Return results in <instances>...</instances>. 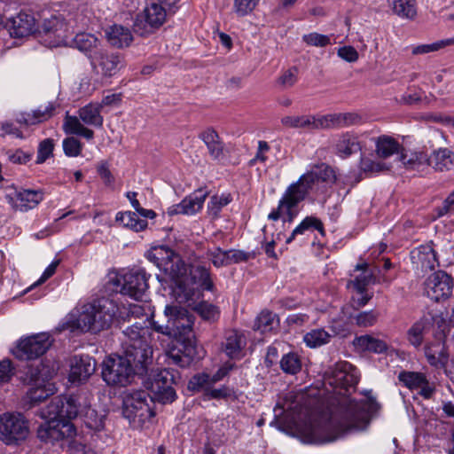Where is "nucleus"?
I'll use <instances>...</instances> for the list:
<instances>
[{
    "mask_svg": "<svg viewBox=\"0 0 454 454\" xmlns=\"http://www.w3.org/2000/svg\"><path fill=\"white\" fill-rule=\"evenodd\" d=\"M96 361L89 355H74L69 361L68 380L73 384L86 382L96 371Z\"/></svg>",
    "mask_w": 454,
    "mask_h": 454,
    "instance_id": "18",
    "label": "nucleus"
},
{
    "mask_svg": "<svg viewBox=\"0 0 454 454\" xmlns=\"http://www.w3.org/2000/svg\"><path fill=\"white\" fill-rule=\"evenodd\" d=\"M118 310V305L113 300L98 299L83 307L77 325L82 331L98 333L111 326Z\"/></svg>",
    "mask_w": 454,
    "mask_h": 454,
    "instance_id": "4",
    "label": "nucleus"
},
{
    "mask_svg": "<svg viewBox=\"0 0 454 454\" xmlns=\"http://www.w3.org/2000/svg\"><path fill=\"white\" fill-rule=\"evenodd\" d=\"M83 423L89 429L101 431L105 427V416L89 407L83 414Z\"/></svg>",
    "mask_w": 454,
    "mask_h": 454,
    "instance_id": "46",
    "label": "nucleus"
},
{
    "mask_svg": "<svg viewBox=\"0 0 454 454\" xmlns=\"http://www.w3.org/2000/svg\"><path fill=\"white\" fill-rule=\"evenodd\" d=\"M278 325L277 315L270 310H262L254 319L253 329L261 333L272 332Z\"/></svg>",
    "mask_w": 454,
    "mask_h": 454,
    "instance_id": "37",
    "label": "nucleus"
},
{
    "mask_svg": "<svg viewBox=\"0 0 454 454\" xmlns=\"http://www.w3.org/2000/svg\"><path fill=\"white\" fill-rule=\"evenodd\" d=\"M228 252L229 265L232 263H239L241 262H247L253 256L249 253H246L241 250L230 249Z\"/></svg>",
    "mask_w": 454,
    "mask_h": 454,
    "instance_id": "61",
    "label": "nucleus"
},
{
    "mask_svg": "<svg viewBox=\"0 0 454 454\" xmlns=\"http://www.w3.org/2000/svg\"><path fill=\"white\" fill-rule=\"evenodd\" d=\"M398 380L409 389H416L427 383V377L422 372L403 371Z\"/></svg>",
    "mask_w": 454,
    "mask_h": 454,
    "instance_id": "44",
    "label": "nucleus"
},
{
    "mask_svg": "<svg viewBox=\"0 0 454 454\" xmlns=\"http://www.w3.org/2000/svg\"><path fill=\"white\" fill-rule=\"evenodd\" d=\"M281 123L287 128L309 129L310 115L285 116L281 119Z\"/></svg>",
    "mask_w": 454,
    "mask_h": 454,
    "instance_id": "48",
    "label": "nucleus"
},
{
    "mask_svg": "<svg viewBox=\"0 0 454 454\" xmlns=\"http://www.w3.org/2000/svg\"><path fill=\"white\" fill-rule=\"evenodd\" d=\"M354 344L362 350L378 354L383 353L387 349V345L385 341L368 334L356 337Z\"/></svg>",
    "mask_w": 454,
    "mask_h": 454,
    "instance_id": "38",
    "label": "nucleus"
},
{
    "mask_svg": "<svg viewBox=\"0 0 454 454\" xmlns=\"http://www.w3.org/2000/svg\"><path fill=\"white\" fill-rule=\"evenodd\" d=\"M63 130L66 134L79 135L88 140L94 137L92 129L86 128L76 116L67 114L64 119Z\"/></svg>",
    "mask_w": 454,
    "mask_h": 454,
    "instance_id": "35",
    "label": "nucleus"
},
{
    "mask_svg": "<svg viewBox=\"0 0 454 454\" xmlns=\"http://www.w3.org/2000/svg\"><path fill=\"white\" fill-rule=\"evenodd\" d=\"M379 313L375 310L363 311L354 317L355 323L360 327H369L376 324Z\"/></svg>",
    "mask_w": 454,
    "mask_h": 454,
    "instance_id": "52",
    "label": "nucleus"
},
{
    "mask_svg": "<svg viewBox=\"0 0 454 454\" xmlns=\"http://www.w3.org/2000/svg\"><path fill=\"white\" fill-rule=\"evenodd\" d=\"M29 434L28 421L21 413L0 416V440L6 445H20Z\"/></svg>",
    "mask_w": 454,
    "mask_h": 454,
    "instance_id": "8",
    "label": "nucleus"
},
{
    "mask_svg": "<svg viewBox=\"0 0 454 454\" xmlns=\"http://www.w3.org/2000/svg\"><path fill=\"white\" fill-rule=\"evenodd\" d=\"M201 318L209 322H215L220 317V309L217 306L207 301H200L193 307Z\"/></svg>",
    "mask_w": 454,
    "mask_h": 454,
    "instance_id": "45",
    "label": "nucleus"
},
{
    "mask_svg": "<svg viewBox=\"0 0 454 454\" xmlns=\"http://www.w3.org/2000/svg\"><path fill=\"white\" fill-rule=\"evenodd\" d=\"M412 263L421 271L433 270L439 265L436 253L431 245H423L411 253Z\"/></svg>",
    "mask_w": 454,
    "mask_h": 454,
    "instance_id": "25",
    "label": "nucleus"
},
{
    "mask_svg": "<svg viewBox=\"0 0 454 454\" xmlns=\"http://www.w3.org/2000/svg\"><path fill=\"white\" fill-rule=\"evenodd\" d=\"M280 368L289 375H295L301 371L302 363L301 356L295 352L285 354L280 362Z\"/></svg>",
    "mask_w": 454,
    "mask_h": 454,
    "instance_id": "41",
    "label": "nucleus"
},
{
    "mask_svg": "<svg viewBox=\"0 0 454 454\" xmlns=\"http://www.w3.org/2000/svg\"><path fill=\"white\" fill-rule=\"evenodd\" d=\"M380 408V405L372 395L360 401L343 399L328 418L323 417L309 427L306 435L308 442L328 443L353 430H364Z\"/></svg>",
    "mask_w": 454,
    "mask_h": 454,
    "instance_id": "1",
    "label": "nucleus"
},
{
    "mask_svg": "<svg viewBox=\"0 0 454 454\" xmlns=\"http://www.w3.org/2000/svg\"><path fill=\"white\" fill-rule=\"evenodd\" d=\"M212 383L208 374L202 373L194 375L189 381L188 387L192 391H199L204 386Z\"/></svg>",
    "mask_w": 454,
    "mask_h": 454,
    "instance_id": "60",
    "label": "nucleus"
},
{
    "mask_svg": "<svg viewBox=\"0 0 454 454\" xmlns=\"http://www.w3.org/2000/svg\"><path fill=\"white\" fill-rule=\"evenodd\" d=\"M38 33L46 46L58 47L66 43L68 27L63 18L51 16L43 20Z\"/></svg>",
    "mask_w": 454,
    "mask_h": 454,
    "instance_id": "13",
    "label": "nucleus"
},
{
    "mask_svg": "<svg viewBox=\"0 0 454 454\" xmlns=\"http://www.w3.org/2000/svg\"><path fill=\"white\" fill-rule=\"evenodd\" d=\"M179 372L174 369L165 368L153 374L148 382L152 393L150 402L157 401L161 403H170L176 398L174 387L179 380Z\"/></svg>",
    "mask_w": 454,
    "mask_h": 454,
    "instance_id": "7",
    "label": "nucleus"
},
{
    "mask_svg": "<svg viewBox=\"0 0 454 454\" xmlns=\"http://www.w3.org/2000/svg\"><path fill=\"white\" fill-rule=\"evenodd\" d=\"M125 339L122 341L124 354L131 359L152 364L153 348L149 343L147 319L136 322L122 331Z\"/></svg>",
    "mask_w": 454,
    "mask_h": 454,
    "instance_id": "6",
    "label": "nucleus"
},
{
    "mask_svg": "<svg viewBox=\"0 0 454 454\" xmlns=\"http://www.w3.org/2000/svg\"><path fill=\"white\" fill-rule=\"evenodd\" d=\"M424 324L416 322L408 330L407 338L409 342L414 347H419L423 341Z\"/></svg>",
    "mask_w": 454,
    "mask_h": 454,
    "instance_id": "55",
    "label": "nucleus"
},
{
    "mask_svg": "<svg viewBox=\"0 0 454 454\" xmlns=\"http://www.w3.org/2000/svg\"><path fill=\"white\" fill-rule=\"evenodd\" d=\"M331 334L323 328H317L308 332L303 340L309 348H317L330 341Z\"/></svg>",
    "mask_w": 454,
    "mask_h": 454,
    "instance_id": "42",
    "label": "nucleus"
},
{
    "mask_svg": "<svg viewBox=\"0 0 454 454\" xmlns=\"http://www.w3.org/2000/svg\"><path fill=\"white\" fill-rule=\"evenodd\" d=\"M427 162L437 171H448L454 166V153L449 148H439L427 157Z\"/></svg>",
    "mask_w": 454,
    "mask_h": 454,
    "instance_id": "28",
    "label": "nucleus"
},
{
    "mask_svg": "<svg viewBox=\"0 0 454 454\" xmlns=\"http://www.w3.org/2000/svg\"><path fill=\"white\" fill-rule=\"evenodd\" d=\"M313 230H317L321 235H325V228L321 220L313 215L307 216L293 230L290 236L286 238V243L290 244L297 236L304 235L307 231Z\"/></svg>",
    "mask_w": 454,
    "mask_h": 454,
    "instance_id": "34",
    "label": "nucleus"
},
{
    "mask_svg": "<svg viewBox=\"0 0 454 454\" xmlns=\"http://www.w3.org/2000/svg\"><path fill=\"white\" fill-rule=\"evenodd\" d=\"M148 277L143 269L131 270L117 276L115 283L122 294L141 301L149 287Z\"/></svg>",
    "mask_w": 454,
    "mask_h": 454,
    "instance_id": "9",
    "label": "nucleus"
},
{
    "mask_svg": "<svg viewBox=\"0 0 454 454\" xmlns=\"http://www.w3.org/2000/svg\"><path fill=\"white\" fill-rule=\"evenodd\" d=\"M338 56L350 63L356 62L358 59V52L352 46H343L339 48Z\"/></svg>",
    "mask_w": 454,
    "mask_h": 454,
    "instance_id": "62",
    "label": "nucleus"
},
{
    "mask_svg": "<svg viewBox=\"0 0 454 454\" xmlns=\"http://www.w3.org/2000/svg\"><path fill=\"white\" fill-rule=\"evenodd\" d=\"M259 1L260 0H234V12L238 16H246L255 8Z\"/></svg>",
    "mask_w": 454,
    "mask_h": 454,
    "instance_id": "58",
    "label": "nucleus"
},
{
    "mask_svg": "<svg viewBox=\"0 0 454 454\" xmlns=\"http://www.w3.org/2000/svg\"><path fill=\"white\" fill-rule=\"evenodd\" d=\"M93 71L104 77L115 75L122 66V59L117 53L101 49L90 60Z\"/></svg>",
    "mask_w": 454,
    "mask_h": 454,
    "instance_id": "19",
    "label": "nucleus"
},
{
    "mask_svg": "<svg viewBox=\"0 0 454 454\" xmlns=\"http://www.w3.org/2000/svg\"><path fill=\"white\" fill-rule=\"evenodd\" d=\"M6 154L8 160L13 164H26L33 156L32 152H24L21 149L9 150Z\"/></svg>",
    "mask_w": 454,
    "mask_h": 454,
    "instance_id": "59",
    "label": "nucleus"
},
{
    "mask_svg": "<svg viewBox=\"0 0 454 454\" xmlns=\"http://www.w3.org/2000/svg\"><path fill=\"white\" fill-rule=\"evenodd\" d=\"M360 150L358 137L348 132L340 135L335 143V153L342 159H346Z\"/></svg>",
    "mask_w": 454,
    "mask_h": 454,
    "instance_id": "29",
    "label": "nucleus"
},
{
    "mask_svg": "<svg viewBox=\"0 0 454 454\" xmlns=\"http://www.w3.org/2000/svg\"><path fill=\"white\" fill-rule=\"evenodd\" d=\"M73 43L80 51L83 52L90 60L101 49L99 48L100 41L92 34L79 33L77 34Z\"/></svg>",
    "mask_w": 454,
    "mask_h": 454,
    "instance_id": "27",
    "label": "nucleus"
},
{
    "mask_svg": "<svg viewBox=\"0 0 454 454\" xmlns=\"http://www.w3.org/2000/svg\"><path fill=\"white\" fill-rule=\"evenodd\" d=\"M360 169L364 173H380L389 169V166L380 161H375L366 157L360 160Z\"/></svg>",
    "mask_w": 454,
    "mask_h": 454,
    "instance_id": "50",
    "label": "nucleus"
},
{
    "mask_svg": "<svg viewBox=\"0 0 454 454\" xmlns=\"http://www.w3.org/2000/svg\"><path fill=\"white\" fill-rule=\"evenodd\" d=\"M191 274L195 282L199 283L202 289L212 291L214 283L208 268L202 265H195L191 270Z\"/></svg>",
    "mask_w": 454,
    "mask_h": 454,
    "instance_id": "43",
    "label": "nucleus"
},
{
    "mask_svg": "<svg viewBox=\"0 0 454 454\" xmlns=\"http://www.w3.org/2000/svg\"><path fill=\"white\" fill-rule=\"evenodd\" d=\"M302 40L308 45L316 47H325L331 43V38L329 35L318 34L316 32L304 35Z\"/></svg>",
    "mask_w": 454,
    "mask_h": 454,
    "instance_id": "56",
    "label": "nucleus"
},
{
    "mask_svg": "<svg viewBox=\"0 0 454 454\" xmlns=\"http://www.w3.org/2000/svg\"><path fill=\"white\" fill-rule=\"evenodd\" d=\"M115 221L119 222L122 226L137 232L144 231L147 227V221L139 218L137 214L132 211L117 213Z\"/></svg>",
    "mask_w": 454,
    "mask_h": 454,
    "instance_id": "36",
    "label": "nucleus"
},
{
    "mask_svg": "<svg viewBox=\"0 0 454 454\" xmlns=\"http://www.w3.org/2000/svg\"><path fill=\"white\" fill-rule=\"evenodd\" d=\"M231 202L230 195L213 196L207 204V210L214 217H217L221 209Z\"/></svg>",
    "mask_w": 454,
    "mask_h": 454,
    "instance_id": "53",
    "label": "nucleus"
},
{
    "mask_svg": "<svg viewBox=\"0 0 454 454\" xmlns=\"http://www.w3.org/2000/svg\"><path fill=\"white\" fill-rule=\"evenodd\" d=\"M101 110L102 105H98V103H90L79 109L78 119L87 125L101 128L104 121Z\"/></svg>",
    "mask_w": 454,
    "mask_h": 454,
    "instance_id": "33",
    "label": "nucleus"
},
{
    "mask_svg": "<svg viewBox=\"0 0 454 454\" xmlns=\"http://www.w3.org/2000/svg\"><path fill=\"white\" fill-rule=\"evenodd\" d=\"M372 273L369 270H364L359 276L356 277L352 284L358 294H363L366 292V287L372 282Z\"/></svg>",
    "mask_w": 454,
    "mask_h": 454,
    "instance_id": "57",
    "label": "nucleus"
},
{
    "mask_svg": "<svg viewBox=\"0 0 454 454\" xmlns=\"http://www.w3.org/2000/svg\"><path fill=\"white\" fill-rule=\"evenodd\" d=\"M329 385L335 388L348 390L358 383L359 377L356 369L348 362L341 361L334 364L327 372Z\"/></svg>",
    "mask_w": 454,
    "mask_h": 454,
    "instance_id": "14",
    "label": "nucleus"
},
{
    "mask_svg": "<svg viewBox=\"0 0 454 454\" xmlns=\"http://www.w3.org/2000/svg\"><path fill=\"white\" fill-rule=\"evenodd\" d=\"M395 14L412 20L417 15L416 0H388Z\"/></svg>",
    "mask_w": 454,
    "mask_h": 454,
    "instance_id": "40",
    "label": "nucleus"
},
{
    "mask_svg": "<svg viewBox=\"0 0 454 454\" xmlns=\"http://www.w3.org/2000/svg\"><path fill=\"white\" fill-rule=\"evenodd\" d=\"M166 11L164 7L156 3H152L145 9V18L146 24L150 27L147 28L146 26L143 27V24L138 20L134 24V31L141 36H145L153 32V29L159 28L166 20Z\"/></svg>",
    "mask_w": 454,
    "mask_h": 454,
    "instance_id": "20",
    "label": "nucleus"
},
{
    "mask_svg": "<svg viewBox=\"0 0 454 454\" xmlns=\"http://www.w3.org/2000/svg\"><path fill=\"white\" fill-rule=\"evenodd\" d=\"M6 27L11 36L16 38L30 35L36 30L34 16L22 12L8 19Z\"/></svg>",
    "mask_w": 454,
    "mask_h": 454,
    "instance_id": "23",
    "label": "nucleus"
},
{
    "mask_svg": "<svg viewBox=\"0 0 454 454\" xmlns=\"http://www.w3.org/2000/svg\"><path fill=\"white\" fill-rule=\"evenodd\" d=\"M139 360H133L126 354L108 357L102 370L103 380L110 386L128 385L135 374H143L147 371L149 364Z\"/></svg>",
    "mask_w": 454,
    "mask_h": 454,
    "instance_id": "5",
    "label": "nucleus"
},
{
    "mask_svg": "<svg viewBox=\"0 0 454 454\" xmlns=\"http://www.w3.org/2000/svg\"><path fill=\"white\" fill-rule=\"evenodd\" d=\"M56 110V104L49 102L45 106H40L36 110L31 113L22 114L19 121L26 125H35L43 121H45L51 118Z\"/></svg>",
    "mask_w": 454,
    "mask_h": 454,
    "instance_id": "30",
    "label": "nucleus"
},
{
    "mask_svg": "<svg viewBox=\"0 0 454 454\" xmlns=\"http://www.w3.org/2000/svg\"><path fill=\"white\" fill-rule=\"evenodd\" d=\"M375 143L376 155L380 159H387L395 153H399L402 145L394 137L381 135L372 139Z\"/></svg>",
    "mask_w": 454,
    "mask_h": 454,
    "instance_id": "31",
    "label": "nucleus"
},
{
    "mask_svg": "<svg viewBox=\"0 0 454 454\" xmlns=\"http://www.w3.org/2000/svg\"><path fill=\"white\" fill-rule=\"evenodd\" d=\"M246 346L247 338L241 331L236 329L225 331L222 341V350L227 356L231 359H240Z\"/></svg>",
    "mask_w": 454,
    "mask_h": 454,
    "instance_id": "22",
    "label": "nucleus"
},
{
    "mask_svg": "<svg viewBox=\"0 0 454 454\" xmlns=\"http://www.w3.org/2000/svg\"><path fill=\"white\" fill-rule=\"evenodd\" d=\"M304 200V192H301L295 185H289L284 192L282 198L278 201V207L273 209L268 215V218L272 221H277L280 218L281 214H286V219L289 223L293 222L297 215L294 208Z\"/></svg>",
    "mask_w": 454,
    "mask_h": 454,
    "instance_id": "16",
    "label": "nucleus"
},
{
    "mask_svg": "<svg viewBox=\"0 0 454 454\" xmlns=\"http://www.w3.org/2000/svg\"><path fill=\"white\" fill-rule=\"evenodd\" d=\"M424 286L425 294L431 300L439 301L450 296L453 281L449 274L438 270L427 278Z\"/></svg>",
    "mask_w": 454,
    "mask_h": 454,
    "instance_id": "15",
    "label": "nucleus"
},
{
    "mask_svg": "<svg viewBox=\"0 0 454 454\" xmlns=\"http://www.w3.org/2000/svg\"><path fill=\"white\" fill-rule=\"evenodd\" d=\"M336 181L335 171L329 165L322 163L315 166L311 171L303 174L298 181L291 184L304 192V199L309 191L317 189L320 184H334Z\"/></svg>",
    "mask_w": 454,
    "mask_h": 454,
    "instance_id": "11",
    "label": "nucleus"
},
{
    "mask_svg": "<svg viewBox=\"0 0 454 454\" xmlns=\"http://www.w3.org/2000/svg\"><path fill=\"white\" fill-rule=\"evenodd\" d=\"M165 315L168 317L165 325L152 323V328L157 333L173 337L176 342L168 351V359L181 367H189L197 356V347L193 340L192 315L186 309L175 306H166Z\"/></svg>",
    "mask_w": 454,
    "mask_h": 454,
    "instance_id": "2",
    "label": "nucleus"
},
{
    "mask_svg": "<svg viewBox=\"0 0 454 454\" xmlns=\"http://www.w3.org/2000/svg\"><path fill=\"white\" fill-rule=\"evenodd\" d=\"M298 68L292 67L287 70L284 71L282 74L278 78V84L282 89H288L293 87L297 82Z\"/></svg>",
    "mask_w": 454,
    "mask_h": 454,
    "instance_id": "54",
    "label": "nucleus"
},
{
    "mask_svg": "<svg viewBox=\"0 0 454 454\" xmlns=\"http://www.w3.org/2000/svg\"><path fill=\"white\" fill-rule=\"evenodd\" d=\"M339 116L340 128L355 125L361 121L360 115L355 113H340Z\"/></svg>",
    "mask_w": 454,
    "mask_h": 454,
    "instance_id": "64",
    "label": "nucleus"
},
{
    "mask_svg": "<svg viewBox=\"0 0 454 454\" xmlns=\"http://www.w3.org/2000/svg\"><path fill=\"white\" fill-rule=\"evenodd\" d=\"M207 257L212 262L215 267L220 268L229 265L228 252L220 247H214L207 251Z\"/></svg>",
    "mask_w": 454,
    "mask_h": 454,
    "instance_id": "49",
    "label": "nucleus"
},
{
    "mask_svg": "<svg viewBox=\"0 0 454 454\" xmlns=\"http://www.w3.org/2000/svg\"><path fill=\"white\" fill-rule=\"evenodd\" d=\"M46 378L47 375L39 369L38 365L29 367L26 372V380L31 385L27 393L31 404H37L52 395V390L45 384Z\"/></svg>",
    "mask_w": 454,
    "mask_h": 454,
    "instance_id": "17",
    "label": "nucleus"
},
{
    "mask_svg": "<svg viewBox=\"0 0 454 454\" xmlns=\"http://www.w3.org/2000/svg\"><path fill=\"white\" fill-rule=\"evenodd\" d=\"M106 34L108 43L116 48L128 47L133 41L130 30L121 25L110 27Z\"/></svg>",
    "mask_w": 454,
    "mask_h": 454,
    "instance_id": "32",
    "label": "nucleus"
},
{
    "mask_svg": "<svg viewBox=\"0 0 454 454\" xmlns=\"http://www.w3.org/2000/svg\"><path fill=\"white\" fill-rule=\"evenodd\" d=\"M398 154L399 160L407 168H415L427 161V155L423 151L405 150L402 146Z\"/></svg>",
    "mask_w": 454,
    "mask_h": 454,
    "instance_id": "39",
    "label": "nucleus"
},
{
    "mask_svg": "<svg viewBox=\"0 0 454 454\" xmlns=\"http://www.w3.org/2000/svg\"><path fill=\"white\" fill-rule=\"evenodd\" d=\"M151 395L145 390H137L131 393L124 400L125 413L129 419H138L145 422L155 416L150 406Z\"/></svg>",
    "mask_w": 454,
    "mask_h": 454,
    "instance_id": "12",
    "label": "nucleus"
},
{
    "mask_svg": "<svg viewBox=\"0 0 454 454\" xmlns=\"http://www.w3.org/2000/svg\"><path fill=\"white\" fill-rule=\"evenodd\" d=\"M63 151L68 157H77L82 150V144L74 137H68L63 140Z\"/></svg>",
    "mask_w": 454,
    "mask_h": 454,
    "instance_id": "51",
    "label": "nucleus"
},
{
    "mask_svg": "<svg viewBox=\"0 0 454 454\" xmlns=\"http://www.w3.org/2000/svg\"><path fill=\"white\" fill-rule=\"evenodd\" d=\"M52 340L47 333H37L21 340L13 355L20 360H33L43 356L51 346Z\"/></svg>",
    "mask_w": 454,
    "mask_h": 454,
    "instance_id": "10",
    "label": "nucleus"
},
{
    "mask_svg": "<svg viewBox=\"0 0 454 454\" xmlns=\"http://www.w3.org/2000/svg\"><path fill=\"white\" fill-rule=\"evenodd\" d=\"M13 375V367L10 360L5 359L0 362V383L7 382Z\"/></svg>",
    "mask_w": 454,
    "mask_h": 454,
    "instance_id": "63",
    "label": "nucleus"
},
{
    "mask_svg": "<svg viewBox=\"0 0 454 454\" xmlns=\"http://www.w3.org/2000/svg\"><path fill=\"white\" fill-rule=\"evenodd\" d=\"M207 194L208 192L205 189H198L183 199L180 203L169 207L168 214L169 215L179 214L186 215H195L202 209Z\"/></svg>",
    "mask_w": 454,
    "mask_h": 454,
    "instance_id": "21",
    "label": "nucleus"
},
{
    "mask_svg": "<svg viewBox=\"0 0 454 454\" xmlns=\"http://www.w3.org/2000/svg\"><path fill=\"white\" fill-rule=\"evenodd\" d=\"M43 200L42 190L24 189L16 192V202L13 207L21 212H27L36 207Z\"/></svg>",
    "mask_w": 454,
    "mask_h": 454,
    "instance_id": "26",
    "label": "nucleus"
},
{
    "mask_svg": "<svg viewBox=\"0 0 454 454\" xmlns=\"http://www.w3.org/2000/svg\"><path fill=\"white\" fill-rule=\"evenodd\" d=\"M80 413L78 398L75 395H59L42 411L46 421L37 429L38 438L44 442H54L70 437L74 434V427L69 420Z\"/></svg>",
    "mask_w": 454,
    "mask_h": 454,
    "instance_id": "3",
    "label": "nucleus"
},
{
    "mask_svg": "<svg viewBox=\"0 0 454 454\" xmlns=\"http://www.w3.org/2000/svg\"><path fill=\"white\" fill-rule=\"evenodd\" d=\"M199 138L205 144L213 160L221 161L225 158V145L215 129L207 128L199 134Z\"/></svg>",
    "mask_w": 454,
    "mask_h": 454,
    "instance_id": "24",
    "label": "nucleus"
},
{
    "mask_svg": "<svg viewBox=\"0 0 454 454\" xmlns=\"http://www.w3.org/2000/svg\"><path fill=\"white\" fill-rule=\"evenodd\" d=\"M54 140L52 138L43 139L39 143L37 149L36 164L45 162L50 157L53 155Z\"/></svg>",
    "mask_w": 454,
    "mask_h": 454,
    "instance_id": "47",
    "label": "nucleus"
}]
</instances>
